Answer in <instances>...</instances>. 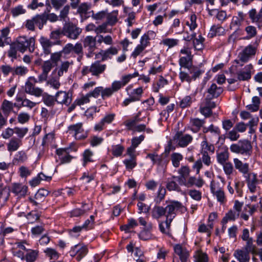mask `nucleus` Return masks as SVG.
Masks as SVG:
<instances>
[{
	"label": "nucleus",
	"instance_id": "1",
	"mask_svg": "<svg viewBox=\"0 0 262 262\" xmlns=\"http://www.w3.org/2000/svg\"><path fill=\"white\" fill-rule=\"evenodd\" d=\"M186 208L178 201H170L165 207L166 223L171 222L177 215L178 211L184 213L186 211Z\"/></svg>",
	"mask_w": 262,
	"mask_h": 262
},
{
	"label": "nucleus",
	"instance_id": "2",
	"mask_svg": "<svg viewBox=\"0 0 262 262\" xmlns=\"http://www.w3.org/2000/svg\"><path fill=\"white\" fill-rule=\"evenodd\" d=\"M35 42L34 37L27 38L26 36H20L14 43L17 48L18 51L23 53L27 49L30 52H33L35 49Z\"/></svg>",
	"mask_w": 262,
	"mask_h": 262
},
{
	"label": "nucleus",
	"instance_id": "3",
	"mask_svg": "<svg viewBox=\"0 0 262 262\" xmlns=\"http://www.w3.org/2000/svg\"><path fill=\"white\" fill-rule=\"evenodd\" d=\"M257 47L254 45H249L246 47L238 55V59L235 60L236 63L243 66L244 63L247 62L249 59L254 56L256 52Z\"/></svg>",
	"mask_w": 262,
	"mask_h": 262
},
{
	"label": "nucleus",
	"instance_id": "4",
	"mask_svg": "<svg viewBox=\"0 0 262 262\" xmlns=\"http://www.w3.org/2000/svg\"><path fill=\"white\" fill-rule=\"evenodd\" d=\"M230 149L233 152L249 156L252 146L250 142L248 140H240L236 144H232Z\"/></svg>",
	"mask_w": 262,
	"mask_h": 262
},
{
	"label": "nucleus",
	"instance_id": "5",
	"mask_svg": "<svg viewBox=\"0 0 262 262\" xmlns=\"http://www.w3.org/2000/svg\"><path fill=\"white\" fill-rule=\"evenodd\" d=\"M106 66L101 64L100 61H96L90 67L84 66L82 68L81 73L85 76L91 73L93 76L99 77L106 69Z\"/></svg>",
	"mask_w": 262,
	"mask_h": 262
},
{
	"label": "nucleus",
	"instance_id": "6",
	"mask_svg": "<svg viewBox=\"0 0 262 262\" xmlns=\"http://www.w3.org/2000/svg\"><path fill=\"white\" fill-rule=\"evenodd\" d=\"M37 82L34 77H30L25 83V92L28 94L40 97L42 95L43 90L35 86V83Z\"/></svg>",
	"mask_w": 262,
	"mask_h": 262
},
{
	"label": "nucleus",
	"instance_id": "7",
	"mask_svg": "<svg viewBox=\"0 0 262 262\" xmlns=\"http://www.w3.org/2000/svg\"><path fill=\"white\" fill-rule=\"evenodd\" d=\"M81 32V28L72 23H66L62 28V35L71 39H76Z\"/></svg>",
	"mask_w": 262,
	"mask_h": 262
},
{
	"label": "nucleus",
	"instance_id": "8",
	"mask_svg": "<svg viewBox=\"0 0 262 262\" xmlns=\"http://www.w3.org/2000/svg\"><path fill=\"white\" fill-rule=\"evenodd\" d=\"M61 53L64 55H68L73 53L81 57L83 56V47L81 43L77 42L75 45L72 43H69L66 45L60 51Z\"/></svg>",
	"mask_w": 262,
	"mask_h": 262
},
{
	"label": "nucleus",
	"instance_id": "9",
	"mask_svg": "<svg viewBox=\"0 0 262 262\" xmlns=\"http://www.w3.org/2000/svg\"><path fill=\"white\" fill-rule=\"evenodd\" d=\"M83 43L84 48L88 51L87 57H92L95 50L97 49L96 37L87 36L84 38Z\"/></svg>",
	"mask_w": 262,
	"mask_h": 262
},
{
	"label": "nucleus",
	"instance_id": "10",
	"mask_svg": "<svg viewBox=\"0 0 262 262\" xmlns=\"http://www.w3.org/2000/svg\"><path fill=\"white\" fill-rule=\"evenodd\" d=\"M68 132L76 140H80L85 138V136L83 135L84 129L82 127V123H77L70 125L68 127Z\"/></svg>",
	"mask_w": 262,
	"mask_h": 262
},
{
	"label": "nucleus",
	"instance_id": "11",
	"mask_svg": "<svg viewBox=\"0 0 262 262\" xmlns=\"http://www.w3.org/2000/svg\"><path fill=\"white\" fill-rule=\"evenodd\" d=\"M146 158H149L152 161L153 164H157L162 167H165L168 162L166 156L158 155L155 153L148 154Z\"/></svg>",
	"mask_w": 262,
	"mask_h": 262
},
{
	"label": "nucleus",
	"instance_id": "12",
	"mask_svg": "<svg viewBox=\"0 0 262 262\" xmlns=\"http://www.w3.org/2000/svg\"><path fill=\"white\" fill-rule=\"evenodd\" d=\"M146 116L142 115V112L139 111L137 114L134 116L132 118L127 120L124 122V125L128 129H133V127L138 123L143 121H146Z\"/></svg>",
	"mask_w": 262,
	"mask_h": 262
},
{
	"label": "nucleus",
	"instance_id": "13",
	"mask_svg": "<svg viewBox=\"0 0 262 262\" xmlns=\"http://www.w3.org/2000/svg\"><path fill=\"white\" fill-rule=\"evenodd\" d=\"M174 139L177 140L178 144L180 147H186L192 140L191 136L188 134L184 135L182 132H177L174 136Z\"/></svg>",
	"mask_w": 262,
	"mask_h": 262
},
{
	"label": "nucleus",
	"instance_id": "14",
	"mask_svg": "<svg viewBox=\"0 0 262 262\" xmlns=\"http://www.w3.org/2000/svg\"><path fill=\"white\" fill-rule=\"evenodd\" d=\"M88 252V249L86 246L80 247L77 245L74 246L71 250L70 253L71 256L76 255V259L80 261L84 256H85Z\"/></svg>",
	"mask_w": 262,
	"mask_h": 262
},
{
	"label": "nucleus",
	"instance_id": "15",
	"mask_svg": "<svg viewBox=\"0 0 262 262\" xmlns=\"http://www.w3.org/2000/svg\"><path fill=\"white\" fill-rule=\"evenodd\" d=\"M115 114H108L106 115L98 123L94 126L96 131H101L104 129L105 124H110L114 120Z\"/></svg>",
	"mask_w": 262,
	"mask_h": 262
},
{
	"label": "nucleus",
	"instance_id": "16",
	"mask_svg": "<svg viewBox=\"0 0 262 262\" xmlns=\"http://www.w3.org/2000/svg\"><path fill=\"white\" fill-rule=\"evenodd\" d=\"M174 252L177 254L181 262H188L189 252L180 245L174 247Z\"/></svg>",
	"mask_w": 262,
	"mask_h": 262
},
{
	"label": "nucleus",
	"instance_id": "17",
	"mask_svg": "<svg viewBox=\"0 0 262 262\" xmlns=\"http://www.w3.org/2000/svg\"><path fill=\"white\" fill-rule=\"evenodd\" d=\"M39 42L43 50V53L46 55H49L51 53V47L55 44L59 43L60 41L58 40L57 43L53 42L46 37H41L39 39Z\"/></svg>",
	"mask_w": 262,
	"mask_h": 262
},
{
	"label": "nucleus",
	"instance_id": "18",
	"mask_svg": "<svg viewBox=\"0 0 262 262\" xmlns=\"http://www.w3.org/2000/svg\"><path fill=\"white\" fill-rule=\"evenodd\" d=\"M17 106L16 103H13L11 101L5 99L2 103L1 110L5 116L8 117L10 114L13 112L14 107H17Z\"/></svg>",
	"mask_w": 262,
	"mask_h": 262
},
{
	"label": "nucleus",
	"instance_id": "19",
	"mask_svg": "<svg viewBox=\"0 0 262 262\" xmlns=\"http://www.w3.org/2000/svg\"><path fill=\"white\" fill-rule=\"evenodd\" d=\"M56 101L58 103L69 105L72 101L69 94L64 91H59L55 95Z\"/></svg>",
	"mask_w": 262,
	"mask_h": 262
},
{
	"label": "nucleus",
	"instance_id": "20",
	"mask_svg": "<svg viewBox=\"0 0 262 262\" xmlns=\"http://www.w3.org/2000/svg\"><path fill=\"white\" fill-rule=\"evenodd\" d=\"M249 17L253 23H262V7L258 12L255 8H252L248 12Z\"/></svg>",
	"mask_w": 262,
	"mask_h": 262
},
{
	"label": "nucleus",
	"instance_id": "21",
	"mask_svg": "<svg viewBox=\"0 0 262 262\" xmlns=\"http://www.w3.org/2000/svg\"><path fill=\"white\" fill-rule=\"evenodd\" d=\"M251 64L247 65L244 68V71L237 73V78L239 80H248L251 77V70L252 69Z\"/></svg>",
	"mask_w": 262,
	"mask_h": 262
},
{
	"label": "nucleus",
	"instance_id": "22",
	"mask_svg": "<svg viewBox=\"0 0 262 262\" xmlns=\"http://www.w3.org/2000/svg\"><path fill=\"white\" fill-rule=\"evenodd\" d=\"M68 148H59L56 150V154L59 156H61L60 158L61 164L69 163L73 158V157L69 154Z\"/></svg>",
	"mask_w": 262,
	"mask_h": 262
},
{
	"label": "nucleus",
	"instance_id": "23",
	"mask_svg": "<svg viewBox=\"0 0 262 262\" xmlns=\"http://www.w3.org/2000/svg\"><path fill=\"white\" fill-rule=\"evenodd\" d=\"M233 255L239 262H249L250 260V255L248 254V252L244 249L236 250Z\"/></svg>",
	"mask_w": 262,
	"mask_h": 262
},
{
	"label": "nucleus",
	"instance_id": "24",
	"mask_svg": "<svg viewBox=\"0 0 262 262\" xmlns=\"http://www.w3.org/2000/svg\"><path fill=\"white\" fill-rule=\"evenodd\" d=\"M211 192L216 196L217 201L222 203L225 200V196L224 191L221 188L216 189L215 184L211 182L210 184Z\"/></svg>",
	"mask_w": 262,
	"mask_h": 262
},
{
	"label": "nucleus",
	"instance_id": "25",
	"mask_svg": "<svg viewBox=\"0 0 262 262\" xmlns=\"http://www.w3.org/2000/svg\"><path fill=\"white\" fill-rule=\"evenodd\" d=\"M204 184V182L202 179H198L194 177H190L188 178L187 181L185 180L184 182L182 183L181 185H183L187 187H190L193 185H195L196 187H201Z\"/></svg>",
	"mask_w": 262,
	"mask_h": 262
},
{
	"label": "nucleus",
	"instance_id": "26",
	"mask_svg": "<svg viewBox=\"0 0 262 262\" xmlns=\"http://www.w3.org/2000/svg\"><path fill=\"white\" fill-rule=\"evenodd\" d=\"M152 228V224L151 223H148L147 226L140 232L138 236L140 239L147 241L152 237L150 231Z\"/></svg>",
	"mask_w": 262,
	"mask_h": 262
},
{
	"label": "nucleus",
	"instance_id": "27",
	"mask_svg": "<svg viewBox=\"0 0 262 262\" xmlns=\"http://www.w3.org/2000/svg\"><path fill=\"white\" fill-rule=\"evenodd\" d=\"M28 187L19 183H14L12 187V192L16 195L24 196L27 192Z\"/></svg>",
	"mask_w": 262,
	"mask_h": 262
},
{
	"label": "nucleus",
	"instance_id": "28",
	"mask_svg": "<svg viewBox=\"0 0 262 262\" xmlns=\"http://www.w3.org/2000/svg\"><path fill=\"white\" fill-rule=\"evenodd\" d=\"M235 168L240 172L243 174H246L249 171V164L248 163H244L237 158L233 159Z\"/></svg>",
	"mask_w": 262,
	"mask_h": 262
},
{
	"label": "nucleus",
	"instance_id": "29",
	"mask_svg": "<svg viewBox=\"0 0 262 262\" xmlns=\"http://www.w3.org/2000/svg\"><path fill=\"white\" fill-rule=\"evenodd\" d=\"M205 123L204 120H201L197 118L190 119V125L191 127V130L194 133L198 132Z\"/></svg>",
	"mask_w": 262,
	"mask_h": 262
},
{
	"label": "nucleus",
	"instance_id": "30",
	"mask_svg": "<svg viewBox=\"0 0 262 262\" xmlns=\"http://www.w3.org/2000/svg\"><path fill=\"white\" fill-rule=\"evenodd\" d=\"M21 144V140L16 138H12L7 144V149L10 152L17 150Z\"/></svg>",
	"mask_w": 262,
	"mask_h": 262
},
{
	"label": "nucleus",
	"instance_id": "31",
	"mask_svg": "<svg viewBox=\"0 0 262 262\" xmlns=\"http://www.w3.org/2000/svg\"><path fill=\"white\" fill-rule=\"evenodd\" d=\"M223 91V88L221 86H217L215 83H212L207 90L208 95L212 98L218 97Z\"/></svg>",
	"mask_w": 262,
	"mask_h": 262
},
{
	"label": "nucleus",
	"instance_id": "32",
	"mask_svg": "<svg viewBox=\"0 0 262 262\" xmlns=\"http://www.w3.org/2000/svg\"><path fill=\"white\" fill-rule=\"evenodd\" d=\"M166 216L165 207L155 206L152 209L151 216L154 219H159L162 216Z\"/></svg>",
	"mask_w": 262,
	"mask_h": 262
},
{
	"label": "nucleus",
	"instance_id": "33",
	"mask_svg": "<svg viewBox=\"0 0 262 262\" xmlns=\"http://www.w3.org/2000/svg\"><path fill=\"white\" fill-rule=\"evenodd\" d=\"M190 170L188 167L186 166H182L179 170L178 172L180 174V176L177 177L178 178L179 183L181 185L182 183L186 180L187 177L189 175ZM173 178H176V177H173Z\"/></svg>",
	"mask_w": 262,
	"mask_h": 262
},
{
	"label": "nucleus",
	"instance_id": "34",
	"mask_svg": "<svg viewBox=\"0 0 262 262\" xmlns=\"http://www.w3.org/2000/svg\"><path fill=\"white\" fill-rule=\"evenodd\" d=\"M73 64L72 61H64L62 62L57 72L58 77H60L63 75L64 73H67L70 66Z\"/></svg>",
	"mask_w": 262,
	"mask_h": 262
},
{
	"label": "nucleus",
	"instance_id": "35",
	"mask_svg": "<svg viewBox=\"0 0 262 262\" xmlns=\"http://www.w3.org/2000/svg\"><path fill=\"white\" fill-rule=\"evenodd\" d=\"M203 139L204 141L202 142L201 144L202 148L201 153H204V152H208V151L213 153L214 151V146L208 143L206 136H203Z\"/></svg>",
	"mask_w": 262,
	"mask_h": 262
},
{
	"label": "nucleus",
	"instance_id": "36",
	"mask_svg": "<svg viewBox=\"0 0 262 262\" xmlns=\"http://www.w3.org/2000/svg\"><path fill=\"white\" fill-rule=\"evenodd\" d=\"M118 11H114L110 13H106L107 25L114 26L118 21Z\"/></svg>",
	"mask_w": 262,
	"mask_h": 262
},
{
	"label": "nucleus",
	"instance_id": "37",
	"mask_svg": "<svg viewBox=\"0 0 262 262\" xmlns=\"http://www.w3.org/2000/svg\"><path fill=\"white\" fill-rule=\"evenodd\" d=\"M194 262H208L209 258L207 254L201 251L195 252L194 256Z\"/></svg>",
	"mask_w": 262,
	"mask_h": 262
},
{
	"label": "nucleus",
	"instance_id": "38",
	"mask_svg": "<svg viewBox=\"0 0 262 262\" xmlns=\"http://www.w3.org/2000/svg\"><path fill=\"white\" fill-rule=\"evenodd\" d=\"M203 132L204 134L210 132L214 136L216 137H219L220 135V129L217 126H215L213 124H211L208 127H203Z\"/></svg>",
	"mask_w": 262,
	"mask_h": 262
},
{
	"label": "nucleus",
	"instance_id": "39",
	"mask_svg": "<svg viewBox=\"0 0 262 262\" xmlns=\"http://www.w3.org/2000/svg\"><path fill=\"white\" fill-rule=\"evenodd\" d=\"M238 212L233 210H230L223 217L222 223L223 224H226L229 221H234L238 216Z\"/></svg>",
	"mask_w": 262,
	"mask_h": 262
},
{
	"label": "nucleus",
	"instance_id": "40",
	"mask_svg": "<svg viewBox=\"0 0 262 262\" xmlns=\"http://www.w3.org/2000/svg\"><path fill=\"white\" fill-rule=\"evenodd\" d=\"M59 78L58 75L57 77H51L47 80V85L56 90H58L61 85L59 80Z\"/></svg>",
	"mask_w": 262,
	"mask_h": 262
},
{
	"label": "nucleus",
	"instance_id": "41",
	"mask_svg": "<svg viewBox=\"0 0 262 262\" xmlns=\"http://www.w3.org/2000/svg\"><path fill=\"white\" fill-rule=\"evenodd\" d=\"M183 156L178 152H173L170 156L171 161L172 165L175 167H178L180 164V161L183 160Z\"/></svg>",
	"mask_w": 262,
	"mask_h": 262
},
{
	"label": "nucleus",
	"instance_id": "42",
	"mask_svg": "<svg viewBox=\"0 0 262 262\" xmlns=\"http://www.w3.org/2000/svg\"><path fill=\"white\" fill-rule=\"evenodd\" d=\"M189 73L192 75L191 76L192 80H195L197 78H199L200 75L204 72L200 68L191 66L188 69Z\"/></svg>",
	"mask_w": 262,
	"mask_h": 262
},
{
	"label": "nucleus",
	"instance_id": "43",
	"mask_svg": "<svg viewBox=\"0 0 262 262\" xmlns=\"http://www.w3.org/2000/svg\"><path fill=\"white\" fill-rule=\"evenodd\" d=\"M205 38L199 35L198 38L193 40V47L196 50H201L204 48V42Z\"/></svg>",
	"mask_w": 262,
	"mask_h": 262
},
{
	"label": "nucleus",
	"instance_id": "44",
	"mask_svg": "<svg viewBox=\"0 0 262 262\" xmlns=\"http://www.w3.org/2000/svg\"><path fill=\"white\" fill-rule=\"evenodd\" d=\"M166 189L161 185L159 186L157 196L155 197L154 201L156 204H160L165 198L166 194Z\"/></svg>",
	"mask_w": 262,
	"mask_h": 262
},
{
	"label": "nucleus",
	"instance_id": "45",
	"mask_svg": "<svg viewBox=\"0 0 262 262\" xmlns=\"http://www.w3.org/2000/svg\"><path fill=\"white\" fill-rule=\"evenodd\" d=\"M257 184V179L256 175L253 174L252 177L250 178L247 181L248 187L250 192L252 193L255 192Z\"/></svg>",
	"mask_w": 262,
	"mask_h": 262
},
{
	"label": "nucleus",
	"instance_id": "46",
	"mask_svg": "<svg viewBox=\"0 0 262 262\" xmlns=\"http://www.w3.org/2000/svg\"><path fill=\"white\" fill-rule=\"evenodd\" d=\"M143 93V89L142 87H139L136 89L133 90L129 96L132 98V99L135 102L139 101Z\"/></svg>",
	"mask_w": 262,
	"mask_h": 262
},
{
	"label": "nucleus",
	"instance_id": "47",
	"mask_svg": "<svg viewBox=\"0 0 262 262\" xmlns=\"http://www.w3.org/2000/svg\"><path fill=\"white\" fill-rule=\"evenodd\" d=\"M35 25L38 26L39 29H41L43 26L46 23L47 18L46 12L42 15H38L34 17Z\"/></svg>",
	"mask_w": 262,
	"mask_h": 262
},
{
	"label": "nucleus",
	"instance_id": "48",
	"mask_svg": "<svg viewBox=\"0 0 262 262\" xmlns=\"http://www.w3.org/2000/svg\"><path fill=\"white\" fill-rule=\"evenodd\" d=\"M225 31V29L219 25H213L211 27L209 34L211 36L221 35Z\"/></svg>",
	"mask_w": 262,
	"mask_h": 262
},
{
	"label": "nucleus",
	"instance_id": "49",
	"mask_svg": "<svg viewBox=\"0 0 262 262\" xmlns=\"http://www.w3.org/2000/svg\"><path fill=\"white\" fill-rule=\"evenodd\" d=\"M138 225L137 221L134 219H129L128 220V223L121 226V229L124 230L125 232H129L130 229L134 228Z\"/></svg>",
	"mask_w": 262,
	"mask_h": 262
},
{
	"label": "nucleus",
	"instance_id": "50",
	"mask_svg": "<svg viewBox=\"0 0 262 262\" xmlns=\"http://www.w3.org/2000/svg\"><path fill=\"white\" fill-rule=\"evenodd\" d=\"M85 204H83L82 207V209H79V208H76V209H73V210H72L70 213V216L71 217H78V216H79L80 215H82L83 214H84L87 210H88L89 209V208H85Z\"/></svg>",
	"mask_w": 262,
	"mask_h": 262
},
{
	"label": "nucleus",
	"instance_id": "51",
	"mask_svg": "<svg viewBox=\"0 0 262 262\" xmlns=\"http://www.w3.org/2000/svg\"><path fill=\"white\" fill-rule=\"evenodd\" d=\"M28 69L24 66H17L13 68V75L24 76L28 72Z\"/></svg>",
	"mask_w": 262,
	"mask_h": 262
},
{
	"label": "nucleus",
	"instance_id": "52",
	"mask_svg": "<svg viewBox=\"0 0 262 262\" xmlns=\"http://www.w3.org/2000/svg\"><path fill=\"white\" fill-rule=\"evenodd\" d=\"M192 59V57H181L179 61V65L181 67H183L188 70L191 66H189V63L191 62Z\"/></svg>",
	"mask_w": 262,
	"mask_h": 262
},
{
	"label": "nucleus",
	"instance_id": "53",
	"mask_svg": "<svg viewBox=\"0 0 262 262\" xmlns=\"http://www.w3.org/2000/svg\"><path fill=\"white\" fill-rule=\"evenodd\" d=\"M62 56L61 52H55L53 53H51L50 59L49 60L55 66L58 65V62L60 61Z\"/></svg>",
	"mask_w": 262,
	"mask_h": 262
},
{
	"label": "nucleus",
	"instance_id": "54",
	"mask_svg": "<svg viewBox=\"0 0 262 262\" xmlns=\"http://www.w3.org/2000/svg\"><path fill=\"white\" fill-rule=\"evenodd\" d=\"M27 253L25 255V259L27 262H34L37 257V252L34 250H27Z\"/></svg>",
	"mask_w": 262,
	"mask_h": 262
},
{
	"label": "nucleus",
	"instance_id": "55",
	"mask_svg": "<svg viewBox=\"0 0 262 262\" xmlns=\"http://www.w3.org/2000/svg\"><path fill=\"white\" fill-rule=\"evenodd\" d=\"M93 155V153L92 151L89 149L85 150L83 153V165L84 166H86V164L88 162H91L93 161L92 157Z\"/></svg>",
	"mask_w": 262,
	"mask_h": 262
},
{
	"label": "nucleus",
	"instance_id": "56",
	"mask_svg": "<svg viewBox=\"0 0 262 262\" xmlns=\"http://www.w3.org/2000/svg\"><path fill=\"white\" fill-rule=\"evenodd\" d=\"M42 100L46 105L48 106H52L54 105L56 99L54 96L45 94L43 96Z\"/></svg>",
	"mask_w": 262,
	"mask_h": 262
},
{
	"label": "nucleus",
	"instance_id": "57",
	"mask_svg": "<svg viewBox=\"0 0 262 262\" xmlns=\"http://www.w3.org/2000/svg\"><path fill=\"white\" fill-rule=\"evenodd\" d=\"M229 158V154L228 151H224L219 153L217 155V160L218 162L223 165L226 163Z\"/></svg>",
	"mask_w": 262,
	"mask_h": 262
},
{
	"label": "nucleus",
	"instance_id": "58",
	"mask_svg": "<svg viewBox=\"0 0 262 262\" xmlns=\"http://www.w3.org/2000/svg\"><path fill=\"white\" fill-rule=\"evenodd\" d=\"M118 53V50L114 47H112L106 50L103 53L102 57V60L104 61L106 60L107 58H110V55H114Z\"/></svg>",
	"mask_w": 262,
	"mask_h": 262
},
{
	"label": "nucleus",
	"instance_id": "59",
	"mask_svg": "<svg viewBox=\"0 0 262 262\" xmlns=\"http://www.w3.org/2000/svg\"><path fill=\"white\" fill-rule=\"evenodd\" d=\"M14 129V133L17 135L19 139L23 138L28 132L27 127H15Z\"/></svg>",
	"mask_w": 262,
	"mask_h": 262
},
{
	"label": "nucleus",
	"instance_id": "60",
	"mask_svg": "<svg viewBox=\"0 0 262 262\" xmlns=\"http://www.w3.org/2000/svg\"><path fill=\"white\" fill-rule=\"evenodd\" d=\"M245 31L247 34V39H250L256 36L257 34L256 29L255 27L252 26H249L246 27Z\"/></svg>",
	"mask_w": 262,
	"mask_h": 262
},
{
	"label": "nucleus",
	"instance_id": "61",
	"mask_svg": "<svg viewBox=\"0 0 262 262\" xmlns=\"http://www.w3.org/2000/svg\"><path fill=\"white\" fill-rule=\"evenodd\" d=\"M171 222L169 224L166 223V220L164 222H162L159 224L160 230L163 233L169 235L170 232V227Z\"/></svg>",
	"mask_w": 262,
	"mask_h": 262
},
{
	"label": "nucleus",
	"instance_id": "62",
	"mask_svg": "<svg viewBox=\"0 0 262 262\" xmlns=\"http://www.w3.org/2000/svg\"><path fill=\"white\" fill-rule=\"evenodd\" d=\"M45 252L50 259H57L59 257L58 253L55 250L52 248H47L45 250Z\"/></svg>",
	"mask_w": 262,
	"mask_h": 262
},
{
	"label": "nucleus",
	"instance_id": "63",
	"mask_svg": "<svg viewBox=\"0 0 262 262\" xmlns=\"http://www.w3.org/2000/svg\"><path fill=\"white\" fill-rule=\"evenodd\" d=\"M11 13L14 17L18 16L19 15L24 14L26 10L23 8L21 5L17 6L11 9Z\"/></svg>",
	"mask_w": 262,
	"mask_h": 262
},
{
	"label": "nucleus",
	"instance_id": "64",
	"mask_svg": "<svg viewBox=\"0 0 262 262\" xmlns=\"http://www.w3.org/2000/svg\"><path fill=\"white\" fill-rule=\"evenodd\" d=\"M30 118V115L28 113H20L17 116V120L20 124H24L29 120Z\"/></svg>",
	"mask_w": 262,
	"mask_h": 262
}]
</instances>
